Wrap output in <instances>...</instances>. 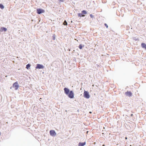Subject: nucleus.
<instances>
[{"label":"nucleus","mask_w":146,"mask_h":146,"mask_svg":"<svg viewBox=\"0 0 146 146\" xmlns=\"http://www.w3.org/2000/svg\"><path fill=\"white\" fill-rule=\"evenodd\" d=\"M84 97L86 99H88L90 97L89 92L87 91H84Z\"/></svg>","instance_id":"obj_1"},{"label":"nucleus","mask_w":146,"mask_h":146,"mask_svg":"<svg viewBox=\"0 0 146 146\" xmlns=\"http://www.w3.org/2000/svg\"><path fill=\"white\" fill-rule=\"evenodd\" d=\"M68 97L71 99L73 98H74V94L72 91H70V92L67 95Z\"/></svg>","instance_id":"obj_2"},{"label":"nucleus","mask_w":146,"mask_h":146,"mask_svg":"<svg viewBox=\"0 0 146 146\" xmlns=\"http://www.w3.org/2000/svg\"><path fill=\"white\" fill-rule=\"evenodd\" d=\"M45 12V11L44 9L38 8L36 9V12L37 13L39 14H40L43 13H44Z\"/></svg>","instance_id":"obj_3"},{"label":"nucleus","mask_w":146,"mask_h":146,"mask_svg":"<svg viewBox=\"0 0 146 146\" xmlns=\"http://www.w3.org/2000/svg\"><path fill=\"white\" fill-rule=\"evenodd\" d=\"M50 134L51 136L55 137L56 135V133L54 130H51L50 131Z\"/></svg>","instance_id":"obj_4"},{"label":"nucleus","mask_w":146,"mask_h":146,"mask_svg":"<svg viewBox=\"0 0 146 146\" xmlns=\"http://www.w3.org/2000/svg\"><path fill=\"white\" fill-rule=\"evenodd\" d=\"M44 66L42 64H37L36 65V66L35 67L36 69H43L44 68Z\"/></svg>","instance_id":"obj_5"},{"label":"nucleus","mask_w":146,"mask_h":146,"mask_svg":"<svg viewBox=\"0 0 146 146\" xmlns=\"http://www.w3.org/2000/svg\"><path fill=\"white\" fill-rule=\"evenodd\" d=\"M13 87L15 88V90H17L18 89L19 87V85L17 82H16L13 83Z\"/></svg>","instance_id":"obj_6"},{"label":"nucleus","mask_w":146,"mask_h":146,"mask_svg":"<svg viewBox=\"0 0 146 146\" xmlns=\"http://www.w3.org/2000/svg\"><path fill=\"white\" fill-rule=\"evenodd\" d=\"M64 93L66 94H68L70 91L69 89L67 88H65L64 89Z\"/></svg>","instance_id":"obj_7"},{"label":"nucleus","mask_w":146,"mask_h":146,"mask_svg":"<svg viewBox=\"0 0 146 146\" xmlns=\"http://www.w3.org/2000/svg\"><path fill=\"white\" fill-rule=\"evenodd\" d=\"M125 95L127 96H128L129 97L131 96L132 95V93L130 91H127L125 93Z\"/></svg>","instance_id":"obj_8"},{"label":"nucleus","mask_w":146,"mask_h":146,"mask_svg":"<svg viewBox=\"0 0 146 146\" xmlns=\"http://www.w3.org/2000/svg\"><path fill=\"white\" fill-rule=\"evenodd\" d=\"M7 29L6 28L4 27H1L0 30V32H2L3 31L6 32L7 31Z\"/></svg>","instance_id":"obj_9"},{"label":"nucleus","mask_w":146,"mask_h":146,"mask_svg":"<svg viewBox=\"0 0 146 146\" xmlns=\"http://www.w3.org/2000/svg\"><path fill=\"white\" fill-rule=\"evenodd\" d=\"M86 144V142L79 143L78 146H84Z\"/></svg>","instance_id":"obj_10"},{"label":"nucleus","mask_w":146,"mask_h":146,"mask_svg":"<svg viewBox=\"0 0 146 146\" xmlns=\"http://www.w3.org/2000/svg\"><path fill=\"white\" fill-rule=\"evenodd\" d=\"M141 46L143 48H145L146 50V44L142 43L141 44Z\"/></svg>","instance_id":"obj_11"},{"label":"nucleus","mask_w":146,"mask_h":146,"mask_svg":"<svg viewBox=\"0 0 146 146\" xmlns=\"http://www.w3.org/2000/svg\"><path fill=\"white\" fill-rule=\"evenodd\" d=\"M78 16L79 17H84V16L82 13H78Z\"/></svg>","instance_id":"obj_12"},{"label":"nucleus","mask_w":146,"mask_h":146,"mask_svg":"<svg viewBox=\"0 0 146 146\" xmlns=\"http://www.w3.org/2000/svg\"><path fill=\"white\" fill-rule=\"evenodd\" d=\"M84 46V45H82V44H80L79 45V48L80 49H81Z\"/></svg>","instance_id":"obj_13"},{"label":"nucleus","mask_w":146,"mask_h":146,"mask_svg":"<svg viewBox=\"0 0 146 146\" xmlns=\"http://www.w3.org/2000/svg\"><path fill=\"white\" fill-rule=\"evenodd\" d=\"M31 66V65L29 64H27L26 65V68H27V69H29V68Z\"/></svg>","instance_id":"obj_14"},{"label":"nucleus","mask_w":146,"mask_h":146,"mask_svg":"<svg viewBox=\"0 0 146 146\" xmlns=\"http://www.w3.org/2000/svg\"><path fill=\"white\" fill-rule=\"evenodd\" d=\"M4 8V7L3 5L1 3H0V8L1 9H3Z\"/></svg>","instance_id":"obj_15"},{"label":"nucleus","mask_w":146,"mask_h":146,"mask_svg":"<svg viewBox=\"0 0 146 146\" xmlns=\"http://www.w3.org/2000/svg\"><path fill=\"white\" fill-rule=\"evenodd\" d=\"M82 13L83 15L86 14L87 13V12L85 10H84L82 11Z\"/></svg>","instance_id":"obj_16"},{"label":"nucleus","mask_w":146,"mask_h":146,"mask_svg":"<svg viewBox=\"0 0 146 146\" xmlns=\"http://www.w3.org/2000/svg\"><path fill=\"white\" fill-rule=\"evenodd\" d=\"M63 24L64 25H67V23L66 20H64L63 23Z\"/></svg>","instance_id":"obj_17"},{"label":"nucleus","mask_w":146,"mask_h":146,"mask_svg":"<svg viewBox=\"0 0 146 146\" xmlns=\"http://www.w3.org/2000/svg\"><path fill=\"white\" fill-rule=\"evenodd\" d=\"M52 39L54 40L55 39V36L54 34L52 36Z\"/></svg>","instance_id":"obj_18"},{"label":"nucleus","mask_w":146,"mask_h":146,"mask_svg":"<svg viewBox=\"0 0 146 146\" xmlns=\"http://www.w3.org/2000/svg\"><path fill=\"white\" fill-rule=\"evenodd\" d=\"M90 17L92 18H93L94 17V16L92 15V14H90Z\"/></svg>","instance_id":"obj_19"},{"label":"nucleus","mask_w":146,"mask_h":146,"mask_svg":"<svg viewBox=\"0 0 146 146\" xmlns=\"http://www.w3.org/2000/svg\"><path fill=\"white\" fill-rule=\"evenodd\" d=\"M104 25L107 28H108V25L106 23H105L104 24Z\"/></svg>","instance_id":"obj_20"},{"label":"nucleus","mask_w":146,"mask_h":146,"mask_svg":"<svg viewBox=\"0 0 146 146\" xmlns=\"http://www.w3.org/2000/svg\"><path fill=\"white\" fill-rule=\"evenodd\" d=\"M133 116V114H131L130 115L131 117H132Z\"/></svg>","instance_id":"obj_21"},{"label":"nucleus","mask_w":146,"mask_h":146,"mask_svg":"<svg viewBox=\"0 0 146 146\" xmlns=\"http://www.w3.org/2000/svg\"><path fill=\"white\" fill-rule=\"evenodd\" d=\"M125 139H127V137H125Z\"/></svg>","instance_id":"obj_22"},{"label":"nucleus","mask_w":146,"mask_h":146,"mask_svg":"<svg viewBox=\"0 0 146 146\" xmlns=\"http://www.w3.org/2000/svg\"><path fill=\"white\" fill-rule=\"evenodd\" d=\"M89 113H92V112H91V111H90V112H89Z\"/></svg>","instance_id":"obj_23"},{"label":"nucleus","mask_w":146,"mask_h":146,"mask_svg":"<svg viewBox=\"0 0 146 146\" xmlns=\"http://www.w3.org/2000/svg\"><path fill=\"white\" fill-rule=\"evenodd\" d=\"M135 40H138V39H135Z\"/></svg>","instance_id":"obj_24"},{"label":"nucleus","mask_w":146,"mask_h":146,"mask_svg":"<svg viewBox=\"0 0 146 146\" xmlns=\"http://www.w3.org/2000/svg\"><path fill=\"white\" fill-rule=\"evenodd\" d=\"M135 40H138V39H135Z\"/></svg>","instance_id":"obj_25"},{"label":"nucleus","mask_w":146,"mask_h":146,"mask_svg":"<svg viewBox=\"0 0 146 146\" xmlns=\"http://www.w3.org/2000/svg\"><path fill=\"white\" fill-rule=\"evenodd\" d=\"M103 146H105L104 145H103Z\"/></svg>","instance_id":"obj_26"}]
</instances>
